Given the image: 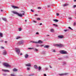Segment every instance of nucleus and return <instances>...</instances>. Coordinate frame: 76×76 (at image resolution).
<instances>
[{
  "label": "nucleus",
  "mask_w": 76,
  "mask_h": 76,
  "mask_svg": "<svg viewBox=\"0 0 76 76\" xmlns=\"http://www.w3.org/2000/svg\"><path fill=\"white\" fill-rule=\"evenodd\" d=\"M12 12L14 14H16V15H17L18 16H20V17H22V15L21 14H19L17 12L15 11H12Z\"/></svg>",
  "instance_id": "obj_1"
},
{
  "label": "nucleus",
  "mask_w": 76,
  "mask_h": 76,
  "mask_svg": "<svg viewBox=\"0 0 76 76\" xmlns=\"http://www.w3.org/2000/svg\"><path fill=\"white\" fill-rule=\"evenodd\" d=\"M55 46L61 48V47H63L64 45L62 44H56L55 45Z\"/></svg>",
  "instance_id": "obj_2"
},
{
  "label": "nucleus",
  "mask_w": 76,
  "mask_h": 76,
  "mask_svg": "<svg viewBox=\"0 0 76 76\" xmlns=\"http://www.w3.org/2000/svg\"><path fill=\"white\" fill-rule=\"evenodd\" d=\"M59 52L62 54H67V52L64 50H60Z\"/></svg>",
  "instance_id": "obj_3"
},
{
  "label": "nucleus",
  "mask_w": 76,
  "mask_h": 76,
  "mask_svg": "<svg viewBox=\"0 0 76 76\" xmlns=\"http://www.w3.org/2000/svg\"><path fill=\"white\" fill-rule=\"evenodd\" d=\"M23 43H24V41L23 40H21L18 42V43H17L18 45H22L23 44Z\"/></svg>",
  "instance_id": "obj_4"
},
{
  "label": "nucleus",
  "mask_w": 76,
  "mask_h": 76,
  "mask_svg": "<svg viewBox=\"0 0 76 76\" xmlns=\"http://www.w3.org/2000/svg\"><path fill=\"white\" fill-rule=\"evenodd\" d=\"M16 52L18 53V54L19 55L20 53V49L19 48H15Z\"/></svg>",
  "instance_id": "obj_5"
},
{
  "label": "nucleus",
  "mask_w": 76,
  "mask_h": 76,
  "mask_svg": "<svg viewBox=\"0 0 76 76\" xmlns=\"http://www.w3.org/2000/svg\"><path fill=\"white\" fill-rule=\"evenodd\" d=\"M4 66H5L6 67H11L10 65L8 64H7L6 63H4Z\"/></svg>",
  "instance_id": "obj_6"
},
{
  "label": "nucleus",
  "mask_w": 76,
  "mask_h": 76,
  "mask_svg": "<svg viewBox=\"0 0 76 76\" xmlns=\"http://www.w3.org/2000/svg\"><path fill=\"white\" fill-rule=\"evenodd\" d=\"M26 66L27 67H31V63H29L27 64H26Z\"/></svg>",
  "instance_id": "obj_7"
},
{
  "label": "nucleus",
  "mask_w": 76,
  "mask_h": 76,
  "mask_svg": "<svg viewBox=\"0 0 76 76\" xmlns=\"http://www.w3.org/2000/svg\"><path fill=\"white\" fill-rule=\"evenodd\" d=\"M36 44H42V43H43V42L41 40H39L38 41V42H36Z\"/></svg>",
  "instance_id": "obj_8"
},
{
  "label": "nucleus",
  "mask_w": 76,
  "mask_h": 76,
  "mask_svg": "<svg viewBox=\"0 0 76 76\" xmlns=\"http://www.w3.org/2000/svg\"><path fill=\"white\" fill-rule=\"evenodd\" d=\"M3 55H6L7 54V52L6 51L4 50L3 52Z\"/></svg>",
  "instance_id": "obj_9"
},
{
  "label": "nucleus",
  "mask_w": 76,
  "mask_h": 76,
  "mask_svg": "<svg viewBox=\"0 0 76 76\" xmlns=\"http://www.w3.org/2000/svg\"><path fill=\"white\" fill-rule=\"evenodd\" d=\"M11 7L13 9H18V7L13 5H11Z\"/></svg>",
  "instance_id": "obj_10"
},
{
  "label": "nucleus",
  "mask_w": 76,
  "mask_h": 76,
  "mask_svg": "<svg viewBox=\"0 0 76 76\" xmlns=\"http://www.w3.org/2000/svg\"><path fill=\"white\" fill-rule=\"evenodd\" d=\"M2 70L3 72H9V71L8 70L2 69Z\"/></svg>",
  "instance_id": "obj_11"
},
{
  "label": "nucleus",
  "mask_w": 76,
  "mask_h": 76,
  "mask_svg": "<svg viewBox=\"0 0 76 76\" xmlns=\"http://www.w3.org/2000/svg\"><path fill=\"white\" fill-rule=\"evenodd\" d=\"M67 75V73H64L59 74V75H60V76H64V75Z\"/></svg>",
  "instance_id": "obj_12"
},
{
  "label": "nucleus",
  "mask_w": 76,
  "mask_h": 76,
  "mask_svg": "<svg viewBox=\"0 0 76 76\" xmlns=\"http://www.w3.org/2000/svg\"><path fill=\"white\" fill-rule=\"evenodd\" d=\"M24 56L25 58H28V57H29V55H28V54H26Z\"/></svg>",
  "instance_id": "obj_13"
},
{
  "label": "nucleus",
  "mask_w": 76,
  "mask_h": 76,
  "mask_svg": "<svg viewBox=\"0 0 76 76\" xmlns=\"http://www.w3.org/2000/svg\"><path fill=\"white\" fill-rule=\"evenodd\" d=\"M50 47V46L48 45H45L44 46V48H48Z\"/></svg>",
  "instance_id": "obj_14"
},
{
  "label": "nucleus",
  "mask_w": 76,
  "mask_h": 76,
  "mask_svg": "<svg viewBox=\"0 0 76 76\" xmlns=\"http://www.w3.org/2000/svg\"><path fill=\"white\" fill-rule=\"evenodd\" d=\"M58 38L61 39L63 38V36L61 35L58 36Z\"/></svg>",
  "instance_id": "obj_15"
},
{
  "label": "nucleus",
  "mask_w": 76,
  "mask_h": 76,
  "mask_svg": "<svg viewBox=\"0 0 76 76\" xmlns=\"http://www.w3.org/2000/svg\"><path fill=\"white\" fill-rule=\"evenodd\" d=\"M22 14H20L21 15H22V16L23 15H25V12H24V11H22L21 12Z\"/></svg>",
  "instance_id": "obj_16"
},
{
  "label": "nucleus",
  "mask_w": 76,
  "mask_h": 76,
  "mask_svg": "<svg viewBox=\"0 0 76 76\" xmlns=\"http://www.w3.org/2000/svg\"><path fill=\"white\" fill-rule=\"evenodd\" d=\"M34 67L35 69H38V66H37L36 65L34 66Z\"/></svg>",
  "instance_id": "obj_17"
},
{
  "label": "nucleus",
  "mask_w": 76,
  "mask_h": 76,
  "mask_svg": "<svg viewBox=\"0 0 76 76\" xmlns=\"http://www.w3.org/2000/svg\"><path fill=\"white\" fill-rule=\"evenodd\" d=\"M18 69L16 68H14V69H13V72H16V71H18Z\"/></svg>",
  "instance_id": "obj_18"
},
{
  "label": "nucleus",
  "mask_w": 76,
  "mask_h": 76,
  "mask_svg": "<svg viewBox=\"0 0 76 76\" xmlns=\"http://www.w3.org/2000/svg\"><path fill=\"white\" fill-rule=\"evenodd\" d=\"M53 21H54V22H58V20L56 19L53 20Z\"/></svg>",
  "instance_id": "obj_19"
},
{
  "label": "nucleus",
  "mask_w": 76,
  "mask_h": 76,
  "mask_svg": "<svg viewBox=\"0 0 76 76\" xmlns=\"http://www.w3.org/2000/svg\"><path fill=\"white\" fill-rule=\"evenodd\" d=\"M63 7H66L67 6V4H64L62 5Z\"/></svg>",
  "instance_id": "obj_20"
},
{
  "label": "nucleus",
  "mask_w": 76,
  "mask_h": 76,
  "mask_svg": "<svg viewBox=\"0 0 76 76\" xmlns=\"http://www.w3.org/2000/svg\"><path fill=\"white\" fill-rule=\"evenodd\" d=\"M38 70L39 71H40L41 70V67L40 66H39L38 67Z\"/></svg>",
  "instance_id": "obj_21"
},
{
  "label": "nucleus",
  "mask_w": 76,
  "mask_h": 76,
  "mask_svg": "<svg viewBox=\"0 0 76 76\" xmlns=\"http://www.w3.org/2000/svg\"><path fill=\"white\" fill-rule=\"evenodd\" d=\"M2 19L3 20H4V21H7V20L6 19V18H2Z\"/></svg>",
  "instance_id": "obj_22"
},
{
  "label": "nucleus",
  "mask_w": 76,
  "mask_h": 76,
  "mask_svg": "<svg viewBox=\"0 0 76 76\" xmlns=\"http://www.w3.org/2000/svg\"><path fill=\"white\" fill-rule=\"evenodd\" d=\"M0 37H3V33H0Z\"/></svg>",
  "instance_id": "obj_23"
},
{
  "label": "nucleus",
  "mask_w": 76,
  "mask_h": 76,
  "mask_svg": "<svg viewBox=\"0 0 76 76\" xmlns=\"http://www.w3.org/2000/svg\"><path fill=\"white\" fill-rule=\"evenodd\" d=\"M45 71H46V70H48V67H45Z\"/></svg>",
  "instance_id": "obj_24"
},
{
  "label": "nucleus",
  "mask_w": 76,
  "mask_h": 76,
  "mask_svg": "<svg viewBox=\"0 0 76 76\" xmlns=\"http://www.w3.org/2000/svg\"><path fill=\"white\" fill-rule=\"evenodd\" d=\"M50 32H54V30L53 29H50Z\"/></svg>",
  "instance_id": "obj_25"
},
{
  "label": "nucleus",
  "mask_w": 76,
  "mask_h": 76,
  "mask_svg": "<svg viewBox=\"0 0 76 76\" xmlns=\"http://www.w3.org/2000/svg\"><path fill=\"white\" fill-rule=\"evenodd\" d=\"M42 54H43V55H44L45 54V52L43 51V52H42Z\"/></svg>",
  "instance_id": "obj_26"
},
{
  "label": "nucleus",
  "mask_w": 76,
  "mask_h": 76,
  "mask_svg": "<svg viewBox=\"0 0 76 76\" xmlns=\"http://www.w3.org/2000/svg\"><path fill=\"white\" fill-rule=\"evenodd\" d=\"M27 70H30V68L29 67H27Z\"/></svg>",
  "instance_id": "obj_27"
},
{
  "label": "nucleus",
  "mask_w": 76,
  "mask_h": 76,
  "mask_svg": "<svg viewBox=\"0 0 76 76\" xmlns=\"http://www.w3.org/2000/svg\"><path fill=\"white\" fill-rule=\"evenodd\" d=\"M53 25L55 26V27H57V26H57V25H56L55 24H53Z\"/></svg>",
  "instance_id": "obj_28"
},
{
  "label": "nucleus",
  "mask_w": 76,
  "mask_h": 76,
  "mask_svg": "<svg viewBox=\"0 0 76 76\" xmlns=\"http://www.w3.org/2000/svg\"><path fill=\"white\" fill-rule=\"evenodd\" d=\"M20 38V37H17L16 38V39H19Z\"/></svg>",
  "instance_id": "obj_29"
},
{
  "label": "nucleus",
  "mask_w": 76,
  "mask_h": 76,
  "mask_svg": "<svg viewBox=\"0 0 76 76\" xmlns=\"http://www.w3.org/2000/svg\"><path fill=\"white\" fill-rule=\"evenodd\" d=\"M37 20H41V18H38L37 19Z\"/></svg>",
  "instance_id": "obj_30"
},
{
  "label": "nucleus",
  "mask_w": 76,
  "mask_h": 76,
  "mask_svg": "<svg viewBox=\"0 0 76 76\" xmlns=\"http://www.w3.org/2000/svg\"><path fill=\"white\" fill-rule=\"evenodd\" d=\"M63 59L62 58H58V60H62Z\"/></svg>",
  "instance_id": "obj_31"
},
{
  "label": "nucleus",
  "mask_w": 76,
  "mask_h": 76,
  "mask_svg": "<svg viewBox=\"0 0 76 76\" xmlns=\"http://www.w3.org/2000/svg\"><path fill=\"white\" fill-rule=\"evenodd\" d=\"M34 50H35V51H38V50L37 49L35 48Z\"/></svg>",
  "instance_id": "obj_32"
},
{
  "label": "nucleus",
  "mask_w": 76,
  "mask_h": 76,
  "mask_svg": "<svg viewBox=\"0 0 76 76\" xmlns=\"http://www.w3.org/2000/svg\"><path fill=\"white\" fill-rule=\"evenodd\" d=\"M30 42H32L33 43H36V42H34L32 41H31Z\"/></svg>",
  "instance_id": "obj_33"
},
{
  "label": "nucleus",
  "mask_w": 76,
  "mask_h": 76,
  "mask_svg": "<svg viewBox=\"0 0 76 76\" xmlns=\"http://www.w3.org/2000/svg\"><path fill=\"white\" fill-rule=\"evenodd\" d=\"M11 76H15V74H11Z\"/></svg>",
  "instance_id": "obj_34"
},
{
  "label": "nucleus",
  "mask_w": 76,
  "mask_h": 76,
  "mask_svg": "<svg viewBox=\"0 0 76 76\" xmlns=\"http://www.w3.org/2000/svg\"><path fill=\"white\" fill-rule=\"evenodd\" d=\"M63 64L64 65H65V64H66V63L65 62H64Z\"/></svg>",
  "instance_id": "obj_35"
},
{
  "label": "nucleus",
  "mask_w": 76,
  "mask_h": 76,
  "mask_svg": "<svg viewBox=\"0 0 76 76\" xmlns=\"http://www.w3.org/2000/svg\"><path fill=\"white\" fill-rule=\"evenodd\" d=\"M21 30H22V28H19V31H21Z\"/></svg>",
  "instance_id": "obj_36"
},
{
  "label": "nucleus",
  "mask_w": 76,
  "mask_h": 76,
  "mask_svg": "<svg viewBox=\"0 0 76 76\" xmlns=\"http://www.w3.org/2000/svg\"><path fill=\"white\" fill-rule=\"evenodd\" d=\"M68 28H69V29H71V30H73V29H72V28H71V27H68Z\"/></svg>",
  "instance_id": "obj_37"
},
{
  "label": "nucleus",
  "mask_w": 76,
  "mask_h": 76,
  "mask_svg": "<svg viewBox=\"0 0 76 76\" xmlns=\"http://www.w3.org/2000/svg\"><path fill=\"white\" fill-rule=\"evenodd\" d=\"M28 49H29V50H32L33 49V48H28Z\"/></svg>",
  "instance_id": "obj_38"
},
{
  "label": "nucleus",
  "mask_w": 76,
  "mask_h": 76,
  "mask_svg": "<svg viewBox=\"0 0 76 76\" xmlns=\"http://www.w3.org/2000/svg\"><path fill=\"white\" fill-rule=\"evenodd\" d=\"M36 35H38L39 34V33L38 32H37L36 33Z\"/></svg>",
  "instance_id": "obj_39"
},
{
  "label": "nucleus",
  "mask_w": 76,
  "mask_h": 76,
  "mask_svg": "<svg viewBox=\"0 0 76 76\" xmlns=\"http://www.w3.org/2000/svg\"><path fill=\"white\" fill-rule=\"evenodd\" d=\"M2 75L4 76H6V75H7L6 74H3Z\"/></svg>",
  "instance_id": "obj_40"
},
{
  "label": "nucleus",
  "mask_w": 76,
  "mask_h": 76,
  "mask_svg": "<svg viewBox=\"0 0 76 76\" xmlns=\"http://www.w3.org/2000/svg\"><path fill=\"white\" fill-rule=\"evenodd\" d=\"M36 47H39V46L38 45H36Z\"/></svg>",
  "instance_id": "obj_41"
},
{
  "label": "nucleus",
  "mask_w": 76,
  "mask_h": 76,
  "mask_svg": "<svg viewBox=\"0 0 76 76\" xmlns=\"http://www.w3.org/2000/svg\"><path fill=\"white\" fill-rule=\"evenodd\" d=\"M31 12H34V10H33L31 9Z\"/></svg>",
  "instance_id": "obj_42"
},
{
  "label": "nucleus",
  "mask_w": 76,
  "mask_h": 76,
  "mask_svg": "<svg viewBox=\"0 0 76 76\" xmlns=\"http://www.w3.org/2000/svg\"><path fill=\"white\" fill-rule=\"evenodd\" d=\"M56 15L57 16H59V14L58 13H56Z\"/></svg>",
  "instance_id": "obj_43"
},
{
  "label": "nucleus",
  "mask_w": 76,
  "mask_h": 76,
  "mask_svg": "<svg viewBox=\"0 0 76 76\" xmlns=\"http://www.w3.org/2000/svg\"><path fill=\"white\" fill-rule=\"evenodd\" d=\"M38 9H41V7H39L38 8Z\"/></svg>",
  "instance_id": "obj_44"
},
{
  "label": "nucleus",
  "mask_w": 76,
  "mask_h": 76,
  "mask_svg": "<svg viewBox=\"0 0 76 76\" xmlns=\"http://www.w3.org/2000/svg\"><path fill=\"white\" fill-rule=\"evenodd\" d=\"M73 25L74 26H75V25H76V23H74Z\"/></svg>",
  "instance_id": "obj_45"
},
{
  "label": "nucleus",
  "mask_w": 76,
  "mask_h": 76,
  "mask_svg": "<svg viewBox=\"0 0 76 76\" xmlns=\"http://www.w3.org/2000/svg\"><path fill=\"white\" fill-rule=\"evenodd\" d=\"M53 52H56V51L54 50H53Z\"/></svg>",
  "instance_id": "obj_46"
},
{
  "label": "nucleus",
  "mask_w": 76,
  "mask_h": 76,
  "mask_svg": "<svg viewBox=\"0 0 76 76\" xmlns=\"http://www.w3.org/2000/svg\"><path fill=\"white\" fill-rule=\"evenodd\" d=\"M44 76H47V75H46V74H44Z\"/></svg>",
  "instance_id": "obj_47"
},
{
  "label": "nucleus",
  "mask_w": 76,
  "mask_h": 76,
  "mask_svg": "<svg viewBox=\"0 0 76 76\" xmlns=\"http://www.w3.org/2000/svg\"><path fill=\"white\" fill-rule=\"evenodd\" d=\"M40 47H43V46H44V45H40Z\"/></svg>",
  "instance_id": "obj_48"
},
{
  "label": "nucleus",
  "mask_w": 76,
  "mask_h": 76,
  "mask_svg": "<svg viewBox=\"0 0 76 76\" xmlns=\"http://www.w3.org/2000/svg\"><path fill=\"white\" fill-rule=\"evenodd\" d=\"M76 7V5H74V8H75Z\"/></svg>",
  "instance_id": "obj_49"
},
{
  "label": "nucleus",
  "mask_w": 76,
  "mask_h": 76,
  "mask_svg": "<svg viewBox=\"0 0 76 76\" xmlns=\"http://www.w3.org/2000/svg\"><path fill=\"white\" fill-rule=\"evenodd\" d=\"M4 42H5V43H7V41H5Z\"/></svg>",
  "instance_id": "obj_50"
},
{
  "label": "nucleus",
  "mask_w": 76,
  "mask_h": 76,
  "mask_svg": "<svg viewBox=\"0 0 76 76\" xmlns=\"http://www.w3.org/2000/svg\"><path fill=\"white\" fill-rule=\"evenodd\" d=\"M1 48L2 49H3L4 48V47H1Z\"/></svg>",
  "instance_id": "obj_51"
},
{
  "label": "nucleus",
  "mask_w": 76,
  "mask_h": 76,
  "mask_svg": "<svg viewBox=\"0 0 76 76\" xmlns=\"http://www.w3.org/2000/svg\"><path fill=\"white\" fill-rule=\"evenodd\" d=\"M49 67L50 68H52V67L50 65L49 66Z\"/></svg>",
  "instance_id": "obj_52"
},
{
  "label": "nucleus",
  "mask_w": 76,
  "mask_h": 76,
  "mask_svg": "<svg viewBox=\"0 0 76 76\" xmlns=\"http://www.w3.org/2000/svg\"><path fill=\"white\" fill-rule=\"evenodd\" d=\"M40 25H42V23H40L39 24Z\"/></svg>",
  "instance_id": "obj_53"
},
{
  "label": "nucleus",
  "mask_w": 76,
  "mask_h": 76,
  "mask_svg": "<svg viewBox=\"0 0 76 76\" xmlns=\"http://www.w3.org/2000/svg\"><path fill=\"white\" fill-rule=\"evenodd\" d=\"M34 22V23H37V22L35 21H33Z\"/></svg>",
  "instance_id": "obj_54"
},
{
  "label": "nucleus",
  "mask_w": 76,
  "mask_h": 76,
  "mask_svg": "<svg viewBox=\"0 0 76 76\" xmlns=\"http://www.w3.org/2000/svg\"><path fill=\"white\" fill-rule=\"evenodd\" d=\"M64 31H65V32H66V31H67V30H64Z\"/></svg>",
  "instance_id": "obj_55"
},
{
  "label": "nucleus",
  "mask_w": 76,
  "mask_h": 76,
  "mask_svg": "<svg viewBox=\"0 0 76 76\" xmlns=\"http://www.w3.org/2000/svg\"><path fill=\"white\" fill-rule=\"evenodd\" d=\"M46 36H47V37H48V36H50V35H46Z\"/></svg>",
  "instance_id": "obj_56"
},
{
  "label": "nucleus",
  "mask_w": 76,
  "mask_h": 76,
  "mask_svg": "<svg viewBox=\"0 0 76 76\" xmlns=\"http://www.w3.org/2000/svg\"><path fill=\"white\" fill-rule=\"evenodd\" d=\"M20 55L21 56H22V53H20Z\"/></svg>",
  "instance_id": "obj_57"
},
{
  "label": "nucleus",
  "mask_w": 76,
  "mask_h": 76,
  "mask_svg": "<svg viewBox=\"0 0 76 76\" xmlns=\"http://www.w3.org/2000/svg\"><path fill=\"white\" fill-rule=\"evenodd\" d=\"M69 5V4H67V6H68Z\"/></svg>",
  "instance_id": "obj_58"
},
{
  "label": "nucleus",
  "mask_w": 76,
  "mask_h": 76,
  "mask_svg": "<svg viewBox=\"0 0 76 76\" xmlns=\"http://www.w3.org/2000/svg\"><path fill=\"white\" fill-rule=\"evenodd\" d=\"M35 16H38V15L37 14H35Z\"/></svg>",
  "instance_id": "obj_59"
},
{
  "label": "nucleus",
  "mask_w": 76,
  "mask_h": 76,
  "mask_svg": "<svg viewBox=\"0 0 76 76\" xmlns=\"http://www.w3.org/2000/svg\"><path fill=\"white\" fill-rule=\"evenodd\" d=\"M48 7H50V5H48Z\"/></svg>",
  "instance_id": "obj_60"
},
{
  "label": "nucleus",
  "mask_w": 76,
  "mask_h": 76,
  "mask_svg": "<svg viewBox=\"0 0 76 76\" xmlns=\"http://www.w3.org/2000/svg\"><path fill=\"white\" fill-rule=\"evenodd\" d=\"M1 12H3V10H1Z\"/></svg>",
  "instance_id": "obj_61"
},
{
  "label": "nucleus",
  "mask_w": 76,
  "mask_h": 76,
  "mask_svg": "<svg viewBox=\"0 0 76 76\" xmlns=\"http://www.w3.org/2000/svg\"><path fill=\"white\" fill-rule=\"evenodd\" d=\"M69 18V19H72V18Z\"/></svg>",
  "instance_id": "obj_62"
},
{
  "label": "nucleus",
  "mask_w": 76,
  "mask_h": 76,
  "mask_svg": "<svg viewBox=\"0 0 76 76\" xmlns=\"http://www.w3.org/2000/svg\"><path fill=\"white\" fill-rule=\"evenodd\" d=\"M74 1L75 2L76 1V0H74Z\"/></svg>",
  "instance_id": "obj_63"
},
{
  "label": "nucleus",
  "mask_w": 76,
  "mask_h": 76,
  "mask_svg": "<svg viewBox=\"0 0 76 76\" xmlns=\"http://www.w3.org/2000/svg\"><path fill=\"white\" fill-rule=\"evenodd\" d=\"M27 21L26 20H25V22H27Z\"/></svg>",
  "instance_id": "obj_64"
}]
</instances>
